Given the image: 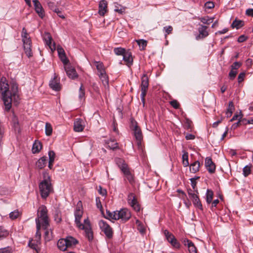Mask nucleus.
<instances>
[{"instance_id":"16","label":"nucleus","mask_w":253,"mask_h":253,"mask_svg":"<svg viewBox=\"0 0 253 253\" xmlns=\"http://www.w3.org/2000/svg\"><path fill=\"white\" fill-rule=\"evenodd\" d=\"M43 39L45 43L48 45L51 50H54L56 49L55 43L54 42L53 45H51L52 37L49 33H45L43 34Z\"/></svg>"},{"instance_id":"6","label":"nucleus","mask_w":253,"mask_h":253,"mask_svg":"<svg viewBox=\"0 0 253 253\" xmlns=\"http://www.w3.org/2000/svg\"><path fill=\"white\" fill-rule=\"evenodd\" d=\"M99 225L101 231L105 234L108 239L113 237V231L111 226L105 221L100 220Z\"/></svg>"},{"instance_id":"4","label":"nucleus","mask_w":253,"mask_h":253,"mask_svg":"<svg viewBox=\"0 0 253 253\" xmlns=\"http://www.w3.org/2000/svg\"><path fill=\"white\" fill-rule=\"evenodd\" d=\"M130 127L133 131V135L139 149H141V141L143 140V135L140 128L138 126L137 123L134 119L131 118L130 119Z\"/></svg>"},{"instance_id":"51","label":"nucleus","mask_w":253,"mask_h":253,"mask_svg":"<svg viewBox=\"0 0 253 253\" xmlns=\"http://www.w3.org/2000/svg\"><path fill=\"white\" fill-rule=\"evenodd\" d=\"M19 215V212L18 210H15L9 213V217L11 219L17 218Z\"/></svg>"},{"instance_id":"45","label":"nucleus","mask_w":253,"mask_h":253,"mask_svg":"<svg viewBox=\"0 0 253 253\" xmlns=\"http://www.w3.org/2000/svg\"><path fill=\"white\" fill-rule=\"evenodd\" d=\"M173 28L171 26H165L163 28V31L165 32V36L166 37L168 35L171 34Z\"/></svg>"},{"instance_id":"35","label":"nucleus","mask_w":253,"mask_h":253,"mask_svg":"<svg viewBox=\"0 0 253 253\" xmlns=\"http://www.w3.org/2000/svg\"><path fill=\"white\" fill-rule=\"evenodd\" d=\"M192 201H193V205H194V206L196 208H198L199 210H200L202 211L203 210L202 204L198 196H197V198H195L193 199Z\"/></svg>"},{"instance_id":"63","label":"nucleus","mask_w":253,"mask_h":253,"mask_svg":"<svg viewBox=\"0 0 253 253\" xmlns=\"http://www.w3.org/2000/svg\"><path fill=\"white\" fill-rule=\"evenodd\" d=\"M245 75L244 72H242L239 74L238 77V82L239 83H241L244 81Z\"/></svg>"},{"instance_id":"44","label":"nucleus","mask_w":253,"mask_h":253,"mask_svg":"<svg viewBox=\"0 0 253 253\" xmlns=\"http://www.w3.org/2000/svg\"><path fill=\"white\" fill-rule=\"evenodd\" d=\"M125 51V49L122 47H116L114 49V53L117 55H123Z\"/></svg>"},{"instance_id":"58","label":"nucleus","mask_w":253,"mask_h":253,"mask_svg":"<svg viewBox=\"0 0 253 253\" xmlns=\"http://www.w3.org/2000/svg\"><path fill=\"white\" fill-rule=\"evenodd\" d=\"M170 244L176 249H179L180 246L179 243L177 241V239L175 238L170 243Z\"/></svg>"},{"instance_id":"18","label":"nucleus","mask_w":253,"mask_h":253,"mask_svg":"<svg viewBox=\"0 0 253 253\" xmlns=\"http://www.w3.org/2000/svg\"><path fill=\"white\" fill-rule=\"evenodd\" d=\"M123 56V60L126 62V65L127 66L130 67L132 65L133 59L131 53L129 51H126Z\"/></svg>"},{"instance_id":"19","label":"nucleus","mask_w":253,"mask_h":253,"mask_svg":"<svg viewBox=\"0 0 253 253\" xmlns=\"http://www.w3.org/2000/svg\"><path fill=\"white\" fill-rule=\"evenodd\" d=\"M65 70L69 78L74 79L78 77L76 70L71 66H66L64 67Z\"/></svg>"},{"instance_id":"46","label":"nucleus","mask_w":253,"mask_h":253,"mask_svg":"<svg viewBox=\"0 0 253 253\" xmlns=\"http://www.w3.org/2000/svg\"><path fill=\"white\" fill-rule=\"evenodd\" d=\"M24 49L26 55L28 57H31L33 56V53L32 52L31 49V46H26L24 47Z\"/></svg>"},{"instance_id":"39","label":"nucleus","mask_w":253,"mask_h":253,"mask_svg":"<svg viewBox=\"0 0 253 253\" xmlns=\"http://www.w3.org/2000/svg\"><path fill=\"white\" fill-rule=\"evenodd\" d=\"M244 25V22L242 20H235L232 24V26L233 28H236L237 29H239Z\"/></svg>"},{"instance_id":"40","label":"nucleus","mask_w":253,"mask_h":253,"mask_svg":"<svg viewBox=\"0 0 253 253\" xmlns=\"http://www.w3.org/2000/svg\"><path fill=\"white\" fill-rule=\"evenodd\" d=\"M252 165H247L243 169V174L245 177H247L251 172Z\"/></svg>"},{"instance_id":"34","label":"nucleus","mask_w":253,"mask_h":253,"mask_svg":"<svg viewBox=\"0 0 253 253\" xmlns=\"http://www.w3.org/2000/svg\"><path fill=\"white\" fill-rule=\"evenodd\" d=\"M234 110L235 107L233 101H230L229 102L228 107V108L227 109V111L226 112L227 117H230L232 115V113Z\"/></svg>"},{"instance_id":"25","label":"nucleus","mask_w":253,"mask_h":253,"mask_svg":"<svg viewBox=\"0 0 253 253\" xmlns=\"http://www.w3.org/2000/svg\"><path fill=\"white\" fill-rule=\"evenodd\" d=\"M189 167L190 172L193 173H195L199 170V168L200 167V162L198 161H196L191 164Z\"/></svg>"},{"instance_id":"48","label":"nucleus","mask_w":253,"mask_h":253,"mask_svg":"<svg viewBox=\"0 0 253 253\" xmlns=\"http://www.w3.org/2000/svg\"><path fill=\"white\" fill-rule=\"evenodd\" d=\"M137 225V229L142 234H143L145 232V228L144 227L143 225L140 223V222L137 220L136 222Z\"/></svg>"},{"instance_id":"33","label":"nucleus","mask_w":253,"mask_h":253,"mask_svg":"<svg viewBox=\"0 0 253 253\" xmlns=\"http://www.w3.org/2000/svg\"><path fill=\"white\" fill-rule=\"evenodd\" d=\"M98 75L101 80L102 84L104 85L105 87L108 85L109 80L108 77L106 74V73L105 72L102 74H98Z\"/></svg>"},{"instance_id":"23","label":"nucleus","mask_w":253,"mask_h":253,"mask_svg":"<svg viewBox=\"0 0 253 253\" xmlns=\"http://www.w3.org/2000/svg\"><path fill=\"white\" fill-rule=\"evenodd\" d=\"M116 163L122 172L128 168L125 161L122 159H116Z\"/></svg>"},{"instance_id":"17","label":"nucleus","mask_w":253,"mask_h":253,"mask_svg":"<svg viewBox=\"0 0 253 253\" xmlns=\"http://www.w3.org/2000/svg\"><path fill=\"white\" fill-rule=\"evenodd\" d=\"M49 85L50 87L54 90L58 91L60 89V84L55 75L53 79L50 81Z\"/></svg>"},{"instance_id":"28","label":"nucleus","mask_w":253,"mask_h":253,"mask_svg":"<svg viewBox=\"0 0 253 253\" xmlns=\"http://www.w3.org/2000/svg\"><path fill=\"white\" fill-rule=\"evenodd\" d=\"M57 247L60 250L62 251H65L68 248L65 239H60L58 240Z\"/></svg>"},{"instance_id":"30","label":"nucleus","mask_w":253,"mask_h":253,"mask_svg":"<svg viewBox=\"0 0 253 253\" xmlns=\"http://www.w3.org/2000/svg\"><path fill=\"white\" fill-rule=\"evenodd\" d=\"M123 172L126 177V178H127V179L128 180V181H129V182L131 184H133V183L134 182L133 175L130 171L129 168H128L127 169H126V170L123 171Z\"/></svg>"},{"instance_id":"52","label":"nucleus","mask_w":253,"mask_h":253,"mask_svg":"<svg viewBox=\"0 0 253 253\" xmlns=\"http://www.w3.org/2000/svg\"><path fill=\"white\" fill-rule=\"evenodd\" d=\"M22 42L23 43V47L26 46H31L32 44V41L30 37L22 39Z\"/></svg>"},{"instance_id":"59","label":"nucleus","mask_w":253,"mask_h":253,"mask_svg":"<svg viewBox=\"0 0 253 253\" xmlns=\"http://www.w3.org/2000/svg\"><path fill=\"white\" fill-rule=\"evenodd\" d=\"M200 178V177L199 176H197V177H193V178H191L190 179V180L191 181V186L193 188V189L194 190L195 189V188H196V179H198Z\"/></svg>"},{"instance_id":"3","label":"nucleus","mask_w":253,"mask_h":253,"mask_svg":"<svg viewBox=\"0 0 253 253\" xmlns=\"http://www.w3.org/2000/svg\"><path fill=\"white\" fill-rule=\"evenodd\" d=\"M39 189L42 198L44 199L52 191L50 178L48 174L43 173V179L39 184Z\"/></svg>"},{"instance_id":"54","label":"nucleus","mask_w":253,"mask_h":253,"mask_svg":"<svg viewBox=\"0 0 253 253\" xmlns=\"http://www.w3.org/2000/svg\"><path fill=\"white\" fill-rule=\"evenodd\" d=\"M8 235V232L7 230L0 227V238L6 237Z\"/></svg>"},{"instance_id":"10","label":"nucleus","mask_w":253,"mask_h":253,"mask_svg":"<svg viewBox=\"0 0 253 253\" xmlns=\"http://www.w3.org/2000/svg\"><path fill=\"white\" fill-rule=\"evenodd\" d=\"M207 26L203 25H200V27L198 28L199 34L196 36V40L199 41L200 40H203L208 37L209 34L207 31Z\"/></svg>"},{"instance_id":"47","label":"nucleus","mask_w":253,"mask_h":253,"mask_svg":"<svg viewBox=\"0 0 253 253\" xmlns=\"http://www.w3.org/2000/svg\"><path fill=\"white\" fill-rule=\"evenodd\" d=\"M116 215V211L111 212L109 211H106V216H105L107 219H112L115 220V215Z\"/></svg>"},{"instance_id":"21","label":"nucleus","mask_w":253,"mask_h":253,"mask_svg":"<svg viewBox=\"0 0 253 253\" xmlns=\"http://www.w3.org/2000/svg\"><path fill=\"white\" fill-rule=\"evenodd\" d=\"M83 121L81 119H76L74 122V129L76 132H81L83 130L84 126L82 125Z\"/></svg>"},{"instance_id":"57","label":"nucleus","mask_w":253,"mask_h":253,"mask_svg":"<svg viewBox=\"0 0 253 253\" xmlns=\"http://www.w3.org/2000/svg\"><path fill=\"white\" fill-rule=\"evenodd\" d=\"M170 104L174 109H178L179 107V103L176 100H173L170 101Z\"/></svg>"},{"instance_id":"38","label":"nucleus","mask_w":253,"mask_h":253,"mask_svg":"<svg viewBox=\"0 0 253 253\" xmlns=\"http://www.w3.org/2000/svg\"><path fill=\"white\" fill-rule=\"evenodd\" d=\"M164 234L167 241L170 243L175 238L173 234L170 233L168 230L164 231Z\"/></svg>"},{"instance_id":"22","label":"nucleus","mask_w":253,"mask_h":253,"mask_svg":"<svg viewBox=\"0 0 253 253\" xmlns=\"http://www.w3.org/2000/svg\"><path fill=\"white\" fill-rule=\"evenodd\" d=\"M116 163L122 172L128 168L125 161L122 159H116Z\"/></svg>"},{"instance_id":"50","label":"nucleus","mask_w":253,"mask_h":253,"mask_svg":"<svg viewBox=\"0 0 253 253\" xmlns=\"http://www.w3.org/2000/svg\"><path fill=\"white\" fill-rule=\"evenodd\" d=\"M55 213L54 220L56 223H59L62 220L61 212L59 211H56Z\"/></svg>"},{"instance_id":"12","label":"nucleus","mask_w":253,"mask_h":253,"mask_svg":"<svg viewBox=\"0 0 253 253\" xmlns=\"http://www.w3.org/2000/svg\"><path fill=\"white\" fill-rule=\"evenodd\" d=\"M205 167L209 173H213L215 172V166L211 158L207 157L206 158Z\"/></svg>"},{"instance_id":"32","label":"nucleus","mask_w":253,"mask_h":253,"mask_svg":"<svg viewBox=\"0 0 253 253\" xmlns=\"http://www.w3.org/2000/svg\"><path fill=\"white\" fill-rule=\"evenodd\" d=\"M65 240L68 247L75 245L78 243V240L72 236H68Z\"/></svg>"},{"instance_id":"14","label":"nucleus","mask_w":253,"mask_h":253,"mask_svg":"<svg viewBox=\"0 0 253 253\" xmlns=\"http://www.w3.org/2000/svg\"><path fill=\"white\" fill-rule=\"evenodd\" d=\"M57 50L60 60L64 65H66L69 60L66 57L64 49L61 46L58 45L57 47Z\"/></svg>"},{"instance_id":"49","label":"nucleus","mask_w":253,"mask_h":253,"mask_svg":"<svg viewBox=\"0 0 253 253\" xmlns=\"http://www.w3.org/2000/svg\"><path fill=\"white\" fill-rule=\"evenodd\" d=\"M136 42L139 47H142V49H144L147 45V42L144 40H138L136 41Z\"/></svg>"},{"instance_id":"9","label":"nucleus","mask_w":253,"mask_h":253,"mask_svg":"<svg viewBox=\"0 0 253 253\" xmlns=\"http://www.w3.org/2000/svg\"><path fill=\"white\" fill-rule=\"evenodd\" d=\"M127 200L129 204L136 211H140V206L137 202L135 195L133 193L129 194L128 195Z\"/></svg>"},{"instance_id":"13","label":"nucleus","mask_w":253,"mask_h":253,"mask_svg":"<svg viewBox=\"0 0 253 253\" xmlns=\"http://www.w3.org/2000/svg\"><path fill=\"white\" fill-rule=\"evenodd\" d=\"M33 1L36 12L41 18H42L44 16V11L41 4L38 0H33Z\"/></svg>"},{"instance_id":"5","label":"nucleus","mask_w":253,"mask_h":253,"mask_svg":"<svg viewBox=\"0 0 253 253\" xmlns=\"http://www.w3.org/2000/svg\"><path fill=\"white\" fill-rule=\"evenodd\" d=\"M83 207L81 201H79L77 205L74 215L75 217V222L78 228H83L84 225L81 222V219L83 216Z\"/></svg>"},{"instance_id":"24","label":"nucleus","mask_w":253,"mask_h":253,"mask_svg":"<svg viewBox=\"0 0 253 253\" xmlns=\"http://www.w3.org/2000/svg\"><path fill=\"white\" fill-rule=\"evenodd\" d=\"M42 148V143L38 141V140H35V142L34 143L32 149V151L33 153L36 154L39 153Z\"/></svg>"},{"instance_id":"29","label":"nucleus","mask_w":253,"mask_h":253,"mask_svg":"<svg viewBox=\"0 0 253 253\" xmlns=\"http://www.w3.org/2000/svg\"><path fill=\"white\" fill-rule=\"evenodd\" d=\"M94 64L98 71V74H102L106 72L105 67L102 62L100 61H94Z\"/></svg>"},{"instance_id":"56","label":"nucleus","mask_w":253,"mask_h":253,"mask_svg":"<svg viewBox=\"0 0 253 253\" xmlns=\"http://www.w3.org/2000/svg\"><path fill=\"white\" fill-rule=\"evenodd\" d=\"M49 161L54 162L55 157V154L53 151H49L48 152Z\"/></svg>"},{"instance_id":"61","label":"nucleus","mask_w":253,"mask_h":253,"mask_svg":"<svg viewBox=\"0 0 253 253\" xmlns=\"http://www.w3.org/2000/svg\"><path fill=\"white\" fill-rule=\"evenodd\" d=\"M141 100L143 102V104L145 102V97L146 95L147 89H141Z\"/></svg>"},{"instance_id":"41","label":"nucleus","mask_w":253,"mask_h":253,"mask_svg":"<svg viewBox=\"0 0 253 253\" xmlns=\"http://www.w3.org/2000/svg\"><path fill=\"white\" fill-rule=\"evenodd\" d=\"M45 230L44 236L45 239L46 241H50L52 238V232L51 229H48V227H47L46 229H44Z\"/></svg>"},{"instance_id":"20","label":"nucleus","mask_w":253,"mask_h":253,"mask_svg":"<svg viewBox=\"0 0 253 253\" xmlns=\"http://www.w3.org/2000/svg\"><path fill=\"white\" fill-rule=\"evenodd\" d=\"M107 3L105 0H102L100 1L99 4L98 13L101 16H104L107 12Z\"/></svg>"},{"instance_id":"55","label":"nucleus","mask_w":253,"mask_h":253,"mask_svg":"<svg viewBox=\"0 0 253 253\" xmlns=\"http://www.w3.org/2000/svg\"><path fill=\"white\" fill-rule=\"evenodd\" d=\"M114 10L120 14H123L125 12V8L121 6V5H115V8Z\"/></svg>"},{"instance_id":"43","label":"nucleus","mask_w":253,"mask_h":253,"mask_svg":"<svg viewBox=\"0 0 253 253\" xmlns=\"http://www.w3.org/2000/svg\"><path fill=\"white\" fill-rule=\"evenodd\" d=\"M45 134L47 136H50L52 132V127L51 125L48 123H46L45 124Z\"/></svg>"},{"instance_id":"37","label":"nucleus","mask_w":253,"mask_h":253,"mask_svg":"<svg viewBox=\"0 0 253 253\" xmlns=\"http://www.w3.org/2000/svg\"><path fill=\"white\" fill-rule=\"evenodd\" d=\"M213 17H210L206 16L199 18V20L204 24L209 25L210 23L213 22Z\"/></svg>"},{"instance_id":"64","label":"nucleus","mask_w":253,"mask_h":253,"mask_svg":"<svg viewBox=\"0 0 253 253\" xmlns=\"http://www.w3.org/2000/svg\"><path fill=\"white\" fill-rule=\"evenodd\" d=\"M0 253H11V250L9 247H6L0 249Z\"/></svg>"},{"instance_id":"8","label":"nucleus","mask_w":253,"mask_h":253,"mask_svg":"<svg viewBox=\"0 0 253 253\" xmlns=\"http://www.w3.org/2000/svg\"><path fill=\"white\" fill-rule=\"evenodd\" d=\"M18 84L15 81H12L9 85V95L11 96V98L14 101H17L18 98Z\"/></svg>"},{"instance_id":"53","label":"nucleus","mask_w":253,"mask_h":253,"mask_svg":"<svg viewBox=\"0 0 253 253\" xmlns=\"http://www.w3.org/2000/svg\"><path fill=\"white\" fill-rule=\"evenodd\" d=\"M242 65V63L240 62H235L233 63V64L231 66V68L232 70L237 71L241 66Z\"/></svg>"},{"instance_id":"60","label":"nucleus","mask_w":253,"mask_h":253,"mask_svg":"<svg viewBox=\"0 0 253 253\" xmlns=\"http://www.w3.org/2000/svg\"><path fill=\"white\" fill-rule=\"evenodd\" d=\"M237 74V71L235 70H232L230 71L229 73V77L230 80H233L236 77Z\"/></svg>"},{"instance_id":"26","label":"nucleus","mask_w":253,"mask_h":253,"mask_svg":"<svg viewBox=\"0 0 253 253\" xmlns=\"http://www.w3.org/2000/svg\"><path fill=\"white\" fill-rule=\"evenodd\" d=\"M106 143L110 149L115 150L119 148L118 143L114 139H110L106 141Z\"/></svg>"},{"instance_id":"7","label":"nucleus","mask_w":253,"mask_h":253,"mask_svg":"<svg viewBox=\"0 0 253 253\" xmlns=\"http://www.w3.org/2000/svg\"><path fill=\"white\" fill-rule=\"evenodd\" d=\"M116 215H115V220L121 219L124 222L127 221L131 217L129 211L126 209H123L120 211H116Z\"/></svg>"},{"instance_id":"1","label":"nucleus","mask_w":253,"mask_h":253,"mask_svg":"<svg viewBox=\"0 0 253 253\" xmlns=\"http://www.w3.org/2000/svg\"><path fill=\"white\" fill-rule=\"evenodd\" d=\"M0 90L2 96V100L5 106V110L9 111L11 108L12 99L9 95V84L6 78L2 77L0 80Z\"/></svg>"},{"instance_id":"36","label":"nucleus","mask_w":253,"mask_h":253,"mask_svg":"<svg viewBox=\"0 0 253 253\" xmlns=\"http://www.w3.org/2000/svg\"><path fill=\"white\" fill-rule=\"evenodd\" d=\"M213 196V193L211 190L207 189L206 193V202L208 204L211 203Z\"/></svg>"},{"instance_id":"27","label":"nucleus","mask_w":253,"mask_h":253,"mask_svg":"<svg viewBox=\"0 0 253 253\" xmlns=\"http://www.w3.org/2000/svg\"><path fill=\"white\" fill-rule=\"evenodd\" d=\"M149 85V80L146 74L143 75L141 77V89H148Z\"/></svg>"},{"instance_id":"11","label":"nucleus","mask_w":253,"mask_h":253,"mask_svg":"<svg viewBox=\"0 0 253 253\" xmlns=\"http://www.w3.org/2000/svg\"><path fill=\"white\" fill-rule=\"evenodd\" d=\"M80 229L84 230V236L87 239L88 241L91 242L93 239V232L91 225L84 226L83 228H79Z\"/></svg>"},{"instance_id":"2","label":"nucleus","mask_w":253,"mask_h":253,"mask_svg":"<svg viewBox=\"0 0 253 253\" xmlns=\"http://www.w3.org/2000/svg\"><path fill=\"white\" fill-rule=\"evenodd\" d=\"M36 227L39 230L41 228L46 229L49 227V218L47 215V210L44 205L41 206L38 210V217L36 219Z\"/></svg>"},{"instance_id":"15","label":"nucleus","mask_w":253,"mask_h":253,"mask_svg":"<svg viewBox=\"0 0 253 253\" xmlns=\"http://www.w3.org/2000/svg\"><path fill=\"white\" fill-rule=\"evenodd\" d=\"M183 243L187 246L190 253H198V251L194 243L188 239H184Z\"/></svg>"},{"instance_id":"42","label":"nucleus","mask_w":253,"mask_h":253,"mask_svg":"<svg viewBox=\"0 0 253 253\" xmlns=\"http://www.w3.org/2000/svg\"><path fill=\"white\" fill-rule=\"evenodd\" d=\"M85 97V89L82 84L79 89V98L80 100L81 101L83 99H84Z\"/></svg>"},{"instance_id":"31","label":"nucleus","mask_w":253,"mask_h":253,"mask_svg":"<svg viewBox=\"0 0 253 253\" xmlns=\"http://www.w3.org/2000/svg\"><path fill=\"white\" fill-rule=\"evenodd\" d=\"M46 157H41L36 163V167L39 169H43L46 164Z\"/></svg>"},{"instance_id":"62","label":"nucleus","mask_w":253,"mask_h":253,"mask_svg":"<svg viewBox=\"0 0 253 253\" xmlns=\"http://www.w3.org/2000/svg\"><path fill=\"white\" fill-rule=\"evenodd\" d=\"M53 11L57 13L58 16L61 18H65V16L64 14L62 13V11H61L58 8H55L53 9Z\"/></svg>"}]
</instances>
